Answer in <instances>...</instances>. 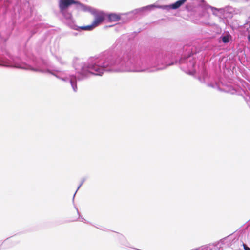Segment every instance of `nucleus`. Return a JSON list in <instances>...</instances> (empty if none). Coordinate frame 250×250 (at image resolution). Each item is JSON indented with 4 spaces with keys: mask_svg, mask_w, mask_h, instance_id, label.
I'll return each instance as SVG.
<instances>
[{
    "mask_svg": "<svg viewBox=\"0 0 250 250\" xmlns=\"http://www.w3.org/2000/svg\"><path fill=\"white\" fill-rule=\"evenodd\" d=\"M187 0H179L177 1L175 3L171 5V7L173 9H177L180 7L182 4H183Z\"/></svg>",
    "mask_w": 250,
    "mask_h": 250,
    "instance_id": "20e7f679",
    "label": "nucleus"
},
{
    "mask_svg": "<svg viewBox=\"0 0 250 250\" xmlns=\"http://www.w3.org/2000/svg\"><path fill=\"white\" fill-rule=\"evenodd\" d=\"M243 247L245 250H250V248L248 247L246 244H243Z\"/></svg>",
    "mask_w": 250,
    "mask_h": 250,
    "instance_id": "6e6552de",
    "label": "nucleus"
},
{
    "mask_svg": "<svg viewBox=\"0 0 250 250\" xmlns=\"http://www.w3.org/2000/svg\"><path fill=\"white\" fill-rule=\"evenodd\" d=\"M94 20L92 23L95 27L101 24L105 19V14L102 12H99L94 14Z\"/></svg>",
    "mask_w": 250,
    "mask_h": 250,
    "instance_id": "f03ea898",
    "label": "nucleus"
},
{
    "mask_svg": "<svg viewBox=\"0 0 250 250\" xmlns=\"http://www.w3.org/2000/svg\"><path fill=\"white\" fill-rule=\"evenodd\" d=\"M108 18L110 21H117L121 19V16L116 13H111L108 15Z\"/></svg>",
    "mask_w": 250,
    "mask_h": 250,
    "instance_id": "7ed1b4c3",
    "label": "nucleus"
},
{
    "mask_svg": "<svg viewBox=\"0 0 250 250\" xmlns=\"http://www.w3.org/2000/svg\"><path fill=\"white\" fill-rule=\"evenodd\" d=\"M222 41L224 43H227L229 42V38L228 36H224L222 38Z\"/></svg>",
    "mask_w": 250,
    "mask_h": 250,
    "instance_id": "423d86ee",
    "label": "nucleus"
},
{
    "mask_svg": "<svg viewBox=\"0 0 250 250\" xmlns=\"http://www.w3.org/2000/svg\"><path fill=\"white\" fill-rule=\"evenodd\" d=\"M95 27L93 23L92 24L87 26H81L80 28L83 30L91 31L95 28Z\"/></svg>",
    "mask_w": 250,
    "mask_h": 250,
    "instance_id": "39448f33",
    "label": "nucleus"
},
{
    "mask_svg": "<svg viewBox=\"0 0 250 250\" xmlns=\"http://www.w3.org/2000/svg\"><path fill=\"white\" fill-rule=\"evenodd\" d=\"M74 214L76 215V216H75V218H71V220L72 221H75L77 218V217L78 216V212L77 211H75L74 212Z\"/></svg>",
    "mask_w": 250,
    "mask_h": 250,
    "instance_id": "0eeeda50",
    "label": "nucleus"
},
{
    "mask_svg": "<svg viewBox=\"0 0 250 250\" xmlns=\"http://www.w3.org/2000/svg\"><path fill=\"white\" fill-rule=\"evenodd\" d=\"M73 4H77L83 6V4L74 0H60L59 1V6L60 11L66 18H70L71 17V15L70 14H68L67 15H65V10Z\"/></svg>",
    "mask_w": 250,
    "mask_h": 250,
    "instance_id": "f257e3e1",
    "label": "nucleus"
}]
</instances>
